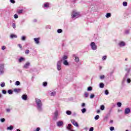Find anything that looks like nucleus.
Instances as JSON below:
<instances>
[{
	"label": "nucleus",
	"instance_id": "obj_23",
	"mask_svg": "<svg viewBox=\"0 0 131 131\" xmlns=\"http://www.w3.org/2000/svg\"><path fill=\"white\" fill-rule=\"evenodd\" d=\"M50 5V4H49V3H45V4H44V7H45V8H48V7H49V6Z\"/></svg>",
	"mask_w": 131,
	"mask_h": 131
},
{
	"label": "nucleus",
	"instance_id": "obj_21",
	"mask_svg": "<svg viewBox=\"0 0 131 131\" xmlns=\"http://www.w3.org/2000/svg\"><path fill=\"white\" fill-rule=\"evenodd\" d=\"M105 17L106 18H110V17H111V13H107L106 15H105Z\"/></svg>",
	"mask_w": 131,
	"mask_h": 131
},
{
	"label": "nucleus",
	"instance_id": "obj_15",
	"mask_svg": "<svg viewBox=\"0 0 131 131\" xmlns=\"http://www.w3.org/2000/svg\"><path fill=\"white\" fill-rule=\"evenodd\" d=\"M14 92H15V93H20V92H21V89H14Z\"/></svg>",
	"mask_w": 131,
	"mask_h": 131
},
{
	"label": "nucleus",
	"instance_id": "obj_58",
	"mask_svg": "<svg viewBox=\"0 0 131 131\" xmlns=\"http://www.w3.org/2000/svg\"><path fill=\"white\" fill-rule=\"evenodd\" d=\"M39 129H40L39 127H38L36 128V131H39Z\"/></svg>",
	"mask_w": 131,
	"mask_h": 131
},
{
	"label": "nucleus",
	"instance_id": "obj_59",
	"mask_svg": "<svg viewBox=\"0 0 131 131\" xmlns=\"http://www.w3.org/2000/svg\"><path fill=\"white\" fill-rule=\"evenodd\" d=\"M100 112H101L100 111V110H97V113H100Z\"/></svg>",
	"mask_w": 131,
	"mask_h": 131
},
{
	"label": "nucleus",
	"instance_id": "obj_32",
	"mask_svg": "<svg viewBox=\"0 0 131 131\" xmlns=\"http://www.w3.org/2000/svg\"><path fill=\"white\" fill-rule=\"evenodd\" d=\"M58 115H59V113H58V111H56L55 112V116L56 117H57L58 116Z\"/></svg>",
	"mask_w": 131,
	"mask_h": 131
},
{
	"label": "nucleus",
	"instance_id": "obj_62",
	"mask_svg": "<svg viewBox=\"0 0 131 131\" xmlns=\"http://www.w3.org/2000/svg\"><path fill=\"white\" fill-rule=\"evenodd\" d=\"M100 69H102V67H100Z\"/></svg>",
	"mask_w": 131,
	"mask_h": 131
},
{
	"label": "nucleus",
	"instance_id": "obj_20",
	"mask_svg": "<svg viewBox=\"0 0 131 131\" xmlns=\"http://www.w3.org/2000/svg\"><path fill=\"white\" fill-rule=\"evenodd\" d=\"M13 126L11 125L10 126L7 127V130H12V129H13Z\"/></svg>",
	"mask_w": 131,
	"mask_h": 131
},
{
	"label": "nucleus",
	"instance_id": "obj_5",
	"mask_svg": "<svg viewBox=\"0 0 131 131\" xmlns=\"http://www.w3.org/2000/svg\"><path fill=\"white\" fill-rule=\"evenodd\" d=\"M71 122H72V124H73V125H74L75 126H76V127L78 126V124L76 121H75V120H71Z\"/></svg>",
	"mask_w": 131,
	"mask_h": 131
},
{
	"label": "nucleus",
	"instance_id": "obj_64",
	"mask_svg": "<svg viewBox=\"0 0 131 131\" xmlns=\"http://www.w3.org/2000/svg\"><path fill=\"white\" fill-rule=\"evenodd\" d=\"M125 131H128V130H126Z\"/></svg>",
	"mask_w": 131,
	"mask_h": 131
},
{
	"label": "nucleus",
	"instance_id": "obj_50",
	"mask_svg": "<svg viewBox=\"0 0 131 131\" xmlns=\"http://www.w3.org/2000/svg\"><path fill=\"white\" fill-rule=\"evenodd\" d=\"M12 27H13V28H16V24H13Z\"/></svg>",
	"mask_w": 131,
	"mask_h": 131
},
{
	"label": "nucleus",
	"instance_id": "obj_28",
	"mask_svg": "<svg viewBox=\"0 0 131 131\" xmlns=\"http://www.w3.org/2000/svg\"><path fill=\"white\" fill-rule=\"evenodd\" d=\"M81 112H82V113H85V112H86V109H85V108L82 109Z\"/></svg>",
	"mask_w": 131,
	"mask_h": 131
},
{
	"label": "nucleus",
	"instance_id": "obj_39",
	"mask_svg": "<svg viewBox=\"0 0 131 131\" xmlns=\"http://www.w3.org/2000/svg\"><path fill=\"white\" fill-rule=\"evenodd\" d=\"M100 79H104L105 78V76L104 75H101L100 76Z\"/></svg>",
	"mask_w": 131,
	"mask_h": 131
},
{
	"label": "nucleus",
	"instance_id": "obj_43",
	"mask_svg": "<svg viewBox=\"0 0 131 131\" xmlns=\"http://www.w3.org/2000/svg\"><path fill=\"white\" fill-rule=\"evenodd\" d=\"M23 12V10H19L18 11V14H22Z\"/></svg>",
	"mask_w": 131,
	"mask_h": 131
},
{
	"label": "nucleus",
	"instance_id": "obj_45",
	"mask_svg": "<svg viewBox=\"0 0 131 131\" xmlns=\"http://www.w3.org/2000/svg\"><path fill=\"white\" fill-rule=\"evenodd\" d=\"M2 93L4 95H6V94H7V91H6V90H2Z\"/></svg>",
	"mask_w": 131,
	"mask_h": 131
},
{
	"label": "nucleus",
	"instance_id": "obj_42",
	"mask_svg": "<svg viewBox=\"0 0 131 131\" xmlns=\"http://www.w3.org/2000/svg\"><path fill=\"white\" fill-rule=\"evenodd\" d=\"M47 85H48V83L47 82H45L43 83V85L44 86H47Z\"/></svg>",
	"mask_w": 131,
	"mask_h": 131
},
{
	"label": "nucleus",
	"instance_id": "obj_44",
	"mask_svg": "<svg viewBox=\"0 0 131 131\" xmlns=\"http://www.w3.org/2000/svg\"><path fill=\"white\" fill-rule=\"evenodd\" d=\"M105 95H109V92H108V90H105Z\"/></svg>",
	"mask_w": 131,
	"mask_h": 131
},
{
	"label": "nucleus",
	"instance_id": "obj_37",
	"mask_svg": "<svg viewBox=\"0 0 131 131\" xmlns=\"http://www.w3.org/2000/svg\"><path fill=\"white\" fill-rule=\"evenodd\" d=\"M123 5L124 6V7H126L127 6V3L123 2Z\"/></svg>",
	"mask_w": 131,
	"mask_h": 131
},
{
	"label": "nucleus",
	"instance_id": "obj_27",
	"mask_svg": "<svg viewBox=\"0 0 131 131\" xmlns=\"http://www.w3.org/2000/svg\"><path fill=\"white\" fill-rule=\"evenodd\" d=\"M84 97L85 98H88V97H89V93L88 92L84 93Z\"/></svg>",
	"mask_w": 131,
	"mask_h": 131
},
{
	"label": "nucleus",
	"instance_id": "obj_46",
	"mask_svg": "<svg viewBox=\"0 0 131 131\" xmlns=\"http://www.w3.org/2000/svg\"><path fill=\"white\" fill-rule=\"evenodd\" d=\"M110 129L111 131H113L114 130V127H111Z\"/></svg>",
	"mask_w": 131,
	"mask_h": 131
},
{
	"label": "nucleus",
	"instance_id": "obj_36",
	"mask_svg": "<svg viewBox=\"0 0 131 131\" xmlns=\"http://www.w3.org/2000/svg\"><path fill=\"white\" fill-rule=\"evenodd\" d=\"M57 32H58V33H61V32H62V29H58V30H57Z\"/></svg>",
	"mask_w": 131,
	"mask_h": 131
},
{
	"label": "nucleus",
	"instance_id": "obj_4",
	"mask_svg": "<svg viewBox=\"0 0 131 131\" xmlns=\"http://www.w3.org/2000/svg\"><path fill=\"white\" fill-rule=\"evenodd\" d=\"M91 46L92 49V50H97V45H96V43L94 42H91Z\"/></svg>",
	"mask_w": 131,
	"mask_h": 131
},
{
	"label": "nucleus",
	"instance_id": "obj_3",
	"mask_svg": "<svg viewBox=\"0 0 131 131\" xmlns=\"http://www.w3.org/2000/svg\"><path fill=\"white\" fill-rule=\"evenodd\" d=\"M61 63V61H58L57 63V69L58 71H60L62 69Z\"/></svg>",
	"mask_w": 131,
	"mask_h": 131
},
{
	"label": "nucleus",
	"instance_id": "obj_14",
	"mask_svg": "<svg viewBox=\"0 0 131 131\" xmlns=\"http://www.w3.org/2000/svg\"><path fill=\"white\" fill-rule=\"evenodd\" d=\"M130 112V110L128 108H127L125 110V114H128Z\"/></svg>",
	"mask_w": 131,
	"mask_h": 131
},
{
	"label": "nucleus",
	"instance_id": "obj_55",
	"mask_svg": "<svg viewBox=\"0 0 131 131\" xmlns=\"http://www.w3.org/2000/svg\"><path fill=\"white\" fill-rule=\"evenodd\" d=\"M85 106V103H82V104H81L82 107H84Z\"/></svg>",
	"mask_w": 131,
	"mask_h": 131
},
{
	"label": "nucleus",
	"instance_id": "obj_56",
	"mask_svg": "<svg viewBox=\"0 0 131 131\" xmlns=\"http://www.w3.org/2000/svg\"><path fill=\"white\" fill-rule=\"evenodd\" d=\"M2 49L3 50H6V46H3Z\"/></svg>",
	"mask_w": 131,
	"mask_h": 131
},
{
	"label": "nucleus",
	"instance_id": "obj_51",
	"mask_svg": "<svg viewBox=\"0 0 131 131\" xmlns=\"http://www.w3.org/2000/svg\"><path fill=\"white\" fill-rule=\"evenodd\" d=\"M89 131H94V127H91Z\"/></svg>",
	"mask_w": 131,
	"mask_h": 131
},
{
	"label": "nucleus",
	"instance_id": "obj_1",
	"mask_svg": "<svg viewBox=\"0 0 131 131\" xmlns=\"http://www.w3.org/2000/svg\"><path fill=\"white\" fill-rule=\"evenodd\" d=\"M36 104H37L38 110L39 111H41V110H42V108H41V106H42V104L41 103V101H40L39 99L36 98Z\"/></svg>",
	"mask_w": 131,
	"mask_h": 131
},
{
	"label": "nucleus",
	"instance_id": "obj_33",
	"mask_svg": "<svg viewBox=\"0 0 131 131\" xmlns=\"http://www.w3.org/2000/svg\"><path fill=\"white\" fill-rule=\"evenodd\" d=\"M8 93L9 95H12V94H13V91H12V90H8Z\"/></svg>",
	"mask_w": 131,
	"mask_h": 131
},
{
	"label": "nucleus",
	"instance_id": "obj_10",
	"mask_svg": "<svg viewBox=\"0 0 131 131\" xmlns=\"http://www.w3.org/2000/svg\"><path fill=\"white\" fill-rule=\"evenodd\" d=\"M34 40L35 41V43H37V45L39 43V38H34Z\"/></svg>",
	"mask_w": 131,
	"mask_h": 131
},
{
	"label": "nucleus",
	"instance_id": "obj_30",
	"mask_svg": "<svg viewBox=\"0 0 131 131\" xmlns=\"http://www.w3.org/2000/svg\"><path fill=\"white\" fill-rule=\"evenodd\" d=\"M100 109H101V110H102V111L104 110L105 109V106H104V105H101V106H100Z\"/></svg>",
	"mask_w": 131,
	"mask_h": 131
},
{
	"label": "nucleus",
	"instance_id": "obj_18",
	"mask_svg": "<svg viewBox=\"0 0 131 131\" xmlns=\"http://www.w3.org/2000/svg\"><path fill=\"white\" fill-rule=\"evenodd\" d=\"M19 63H21L23 61H25V59L23 57H20L18 60Z\"/></svg>",
	"mask_w": 131,
	"mask_h": 131
},
{
	"label": "nucleus",
	"instance_id": "obj_7",
	"mask_svg": "<svg viewBox=\"0 0 131 131\" xmlns=\"http://www.w3.org/2000/svg\"><path fill=\"white\" fill-rule=\"evenodd\" d=\"M63 124H64V122H63V121H59L57 122V126H59V127L62 126L63 125Z\"/></svg>",
	"mask_w": 131,
	"mask_h": 131
},
{
	"label": "nucleus",
	"instance_id": "obj_61",
	"mask_svg": "<svg viewBox=\"0 0 131 131\" xmlns=\"http://www.w3.org/2000/svg\"><path fill=\"white\" fill-rule=\"evenodd\" d=\"M17 131H20V129H17Z\"/></svg>",
	"mask_w": 131,
	"mask_h": 131
},
{
	"label": "nucleus",
	"instance_id": "obj_8",
	"mask_svg": "<svg viewBox=\"0 0 131 131\" xmlns=\"http://www.w3.org/2000/svg\"><path fill=\"white\" fill-rule=\"evenodd\" d=\"M0 73L1 74L4 73V64L0 65Z\"/></svg>",
	"mask_w": 131,
	"mask_h": 131
},
{
	"label": "nucleus",
	"instance_id": "obj_11",
	"mask_svg": "<svg viewBox=\"0 0 131 131\" xmlns=\"http://www.w3.org/2000/svg\"><path fill=\"white\" fill-rule=\"evenodd\" d=\"M119 45L120 47H124V46H125V42L123 41L120 42Z\"/></svg>",
	"mask_w": 131,
	"mask_h": 131
},
{
	"label": "nucleus",
	"instance_id": "obj_60",
	"mask_svg": "<svg viewBox=\"0 0 131 131\" xmlns=\"http://www.w3.org/2000/svg\"><path fill=\"white\" fill-rule=\"evenodd\" d=\"M2 96L3 95L1 94H0V98H2Z\"/></svg>",
	"mask_w": 131,
	"mask_h": 131
},
{
	"label": "nucleus",
	"instance_id": "obj_35",
	"mask_svg": "<svg viewBox=\"0 0 131 131\" xmlns=\"http://www.w3.org/2000/svg\"><path fill=\"white\" fill-rule=\"evenodd\" d=\"M92 90H93V88L90 86V87H88L87 91H92Z\"/></svg>",
	"mask_w": 131,
	"mask_h": 131
},
{
	"label": "nucleus",
	"instance_id": "obj_12",
	"mask_svg": "<svg viewBox=\"0 0 131 131\" xmlns=\"http://www.w3.org/2000/svg\"><path fill=\"white\" fill-rule=\"evenodd\" d=\"M67 58H68V57L66 55L63 56L61 60H60L61 62H62V61H65L67 60Z\"/></svg>",
	"mask_w": 131,
	"mask_h": 131
},
{
	"label": "nucleus",
	"instance_id": "obj_24",
	"mask_svg": "<svg viewBox=\"0 0 131 131\" xmlns=\"http://www.w3.org/2000/svg\"><path fill=\"white\" fill-rule=\"evenodd\" d=\"M104 85H105L103 83H100V88H101V89H103V88H104Z\"/></svg>",
	"mask_w": 131,
	"mask_h": 131
},
{
	"label": "nucleus",
	"instance_id": "obj_63",
	"mask_svg": "<svg viewBox=\"0 0 131 131\" xmlns=\"http://www.w3.org/2000/svg\"><path fill=\"white\" fill-rule=\"evenodd\" d=\"M111 122H113V121L111 120Z\"/></svg>",
	"mask_w": 131,
	"mask_h": 131
},
{
	"label": "nucleus",
	"instance_id": "obj_16",
	"mask_svg": "<svg viewBox=\"0 0 131 131\" xmlns=\"http://www.w3.org/2000/svg\"><path fill=\"white\" fill-rule=\"evenodd\" d=\"M21 98H22V99H23V100H27V95H23L21 96Z\"/></svg>",
	"mask_w": 131,
	"mask_h": 131
},
{
	"label": "nucleus",
	"instance_id": "obj_54",
	"mask_svg": "<svg viewBox=\"0 0 131 131\" xmlns=\"http://www.w3.org/2000/svg\"><path fill=\"white\" fill-rule=\"evenodd\" d=\"M21 40H25V36H23L21 37Z\"/></svg>",
	"mask_w": 131,
	"mask_h": 131
},
{
	"label": "nucleus",
	"instance_id": "obj_29",
	"mask_svg": "<svg viewBox=\"0 0 131 131\" xmlns=\"http://www.w3.org/2000/svg\"><path fill=\"white\" fill-rule=\"evenodd\" d=\"M15 85H20V82L19 81H17L15 83Z\"/></svg>",
	"mask_w": 131,
	"mask_h": 131
},
{
	"label": "nucleus",
	"instance_id": "obj_2",
	"mask_svg": "<svg viewBox=\"0 0 131 131\" xmlns=\"http://www.w3.org/2000/svg\"><path fill=\"white\" fill-rule=\"evenodd\" d=\"M80 17V14L77 10H73L72 13V18H78Z\"/></svg>",
	"mask_w": 131,
	"mask_h": 131
},
{
	"label": "nucleus",
	"instance_id": "obj_57",
	"mask_svg": "<svg viewBox=\"0 0 131 131\" xmlns=\"http://www.w3.org/2000/svg\"><path fill=\"white\" fill-rule=\"evenodd\" d=\"M6 111H7V112L9 113V112H10V111H11V110L9 108H7Z\"/></svg>",
	"mask_w": 131,
	"mask_h": 131
},
{
	"label": "nucleus",
	"instance_id": "obj_38",
	"mask_svg": "<svg viewBox=\"0 0 131 131\" xmlns=\"http://www.w3.org/2000/svg\"><path fill=\"white\" fill-rule=\"evenodd\" d=\"M93 98H95V95L94 94H91L90 95V99H93Z\"/></svg>",
	"mask_w": 131,
	"mask_h": 131
},
{
	"label": "nucleus",
	"instance_id": "obj_52",
	"mask_svg": "<svg viewBox=\"0 0 131 131\" xmlns=\"http://www.w3.org/2000/svg\"><path fill=\"white\" fill-rule=\"evenodd\" d=\"M130 81H131L130 79H127V82H128V83H129V82H130Z\"/></svg>",
	"mask_w": 131,
	"mask_h": 131
},
{
	"label": "nucleus",
	"instance_id": "obj_9",
	"mask_svg": "<svg viewBox=\"0 0 131 131\" xmlns=\"http://www.w3.org/2000/svg\"><path fill=\"white\" fill-rule=\"evenodd\" d=\"M73 57L75 58V61L76 63H78L79 62V58L76 56L75 55H73Z\"/></svg>",
	"mask_w": 131,
	"mask_h": 131
},
{
	"label": "nucleus",
	"instance_id": "obj_34",
	"mask_svg": "<svg viewBox=\"0 0 131 131\" xmlns=\"http://www.w3.org/2000/svg\"><path fill=\"white\" fill-rule=\"evenodd\" d=\"M117 106H118V107H121V102H118L117 103Z\"/></svg>",
	"mask_w": 131,
	"mask_h": 131
},
{
	"label": "nucleus",
	"instance_id": "obj_26",
	"mask_svg": "<svg viewBox=\"0 0 131 131\" xmlns=\"http://www.w3.org/2000/svg\"><path fill=\"white\" fill-rule=\"evenodd\" d=\"M55 95H56V92H53L51 94V96H52V97H54V96H55Z\"/></svg>",
	"mask_w": 131,
	"mask_h": 131
},
{
	"label": "nucleus",
	"instance_id": "obj_19",
	"mask_svg": "<svg viewBox=\"0 0 131 131\" xmlns=\"http://www.w3.org/2000/svg\"><path fill=\"white\" fill-rule=\"evenodd\" d=\"M10 37L11 38H17V36L15 34H11L10 35Z\"/></svg>",
	"mask_w": 131,
	"mask_h": 131
},
{
	"label": "nucleus",
	"instance_id": "obj_22",
	"mask_svg": "<svg viewBox=\"0 0 131 131\" xmlns=\"http://www.w3.org/2000/svg\"><path fill=\"white\" fill-rule=\"evenodd\" d=\"M66 114L68 115H71V114H72V113L71 112V111H67L66 112Z\"/></svg>",
	"mask_w": 131,
	"mask_h": 131
},
{
	"label": "nucleus",
	"instance_id": "obj_40",
	"mask_svg": "<svg viewBox=\"0 0 131 131\" xmlns=\"http://www.w3.org/2000/svg\"><path fill=\"white\" fill-rule=\"evenodd\" d=\"M25 54H26V55H28V54H29V50H26L25 51Z\"/></svg>",
	"mask_w": 131,
	"mask_h": 131
},
{
	"label": "nucleus",
	"instance_id": "obj_41",
	"mask_svg": "<svg viewBox=\"0 0 131 131\" xmlns=\"http://www.w3.org/2000/svg\"><path fill=\"white\" fill-rule=\"evenodd\" d=\"M5 121H6V119H5V118L1 119V122H5Z\"/></svg>",
	"mask_w": 131,
	"mask_h": 131
},
{
	"label": "nucleus",
	"instance_id": "obj_25",
	"mask_svg": "<svg viewBox=\"0 0 131 131\" xmlns=\"http://www.w3.org/2000/svg\"><path fill=\"white\" fill-rule=\"evenodd\" d=\"M0 85L2 88H5V85H6V84L5 83V82H2L1 83Z\"/></svg>",
	"mask_w": 131,
	"mask_h": 131
},
{
	"label": "nucleus",
	"instance_id": "obj_49",
	"mask_svg": "<svg viewBox=\"0 0 131 131\" xmlns=\"http://www.w3.org/2000/svg\"><path fill=\"white\" fill-rule=\"evenodd\" d=\"M14 17L15 19H17L18 18V15L15 14L14 15Z\"/></svg>",
	"mask_w": 131,
	"mask_h": 131
},
{
	"label": "nucleus",
	"instance_id": "obj_31",
	"mask_svg": "<svg viewBox=\"0 0 131 131\" xmlns=\"http://www.w3.org/2000/svg\"><path fill=\"white\" fill-rule=\"evenodd\" d=\"M95 120H98V119H99V118H100V116L99 115H97L95 116V117L94 118Z\"/></svg>",
	"mask_w": 131,
	"mask_h": 131
},
{
	"label": "nucleus",
	"instance_id": "obj_13",
	"mask_svg": "<svg viewBox=\"0 0 131 131\" xmlns=\"http://www.w3.org/2000/svg\"><path fill=\"white\" fill-rule=\"evenodd\" d=\"M63 65H65L66 66H68L69 65V62H68V61L67 60H63Z\"/></svg>",
	"mask_w": 131,
	"mask_h": 131
},
{
	"label": "nucleus",
	"instance_id": "obj_53",
	"mask_svg": "<svg viewBox=\"0 0 131 131\" xmlns=\"http://www.w3.org/2000/svg\"><path fill=\"white\" fill-rule=\"evenodd\" d=\"M18 46L20 48V49H21V50H22V46L20 44H18Z\"/></svg>",
	"mask_w": 131,
	"mask_h": 131
},
{
	"label": "nucleus",
	"instance_id": "obj_17",
	"mask_svg": "<svg viewBox=\"0 0 131 131\" xmlns=\"http://www.w3.org/2000/svg\"><path fill=\"white\" fill-rule=\"evenodd\" d=\"M67 128L68 129V130H71V124H69Z\"/></svg>",
	"mask_w": 131,
	"mask_h": 131
},
{
	"label": "nucleus",
	"instance_id": "obj_48",
	"mask_svg": "<svg viewBox=\"0 0 131 131\" xmlns=\"http://www.w3.org/2000/svg\"><path fill=\"white\" fill-rule=\"evenodd\" d=\"M107 59V56H104L102 57V60H106Z\"/></svg>",
	"mask_w": 131,
	"mask_h": 131
},
{
	"label": "nucleus",
	"instance_id": "obj_6",
	"mask_svg": "<svg viewBox=\"0 0 131 131\" xmlns=\"http://www.w3.org/2000/svg\"><path fill=\"white\" fill-rule=\"evenodd\" d=\"M29 66H30V62H27L24 66V68H25V69H27V68H28Z\"/></svg>",
	"mask_w": 131,
	"mask_h": 131
},
{
	"label": "nucleus",
	"instance_id": "obj_47",
	"mask_svg": "<svg viewBox=\"0 0 131 131\" xmlns=\"http://www.w3.org/2000/svg\"><path fill=\"white\" fill-rule=\"evenodd\" d=\"M10 2L12 4H15V0H10Z\"/></svg>",
	"mask_w": 131,
	"mask_h": 131
}]
</instances>
